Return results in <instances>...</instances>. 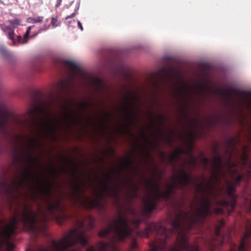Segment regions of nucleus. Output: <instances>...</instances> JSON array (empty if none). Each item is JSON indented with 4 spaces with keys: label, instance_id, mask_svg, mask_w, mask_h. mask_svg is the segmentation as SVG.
Here are the masks:
<instances>
[{
    "label": "nucleus",
    "instance_id": "nucleus-1",
    "mask_svg": "<svg viewBox=\"0 0 251 251\" xmlns=\"http://www.w3.org/2000/svg\"><path fill=\"white\" fill-rule=\"evenodd\" d=\"M226 173H213L210 179L202 177L200 181L197 182L194 181L187 173H176L174 175L171 182L166 184L163 190L160 188L159 182L151 179L148 180L150 187V192L144 199L145 210L147 213H150L153 210L157 199L162 197L169 198L174 189L182 187L191 182L194 183L196 191L201 194L188 212L179 208L176 213L172 226L178 235L176 242L170 248L169 251H200L197 245H190L188 242L185 230L191 228L192 224L197 222L198 218L205 217L210 213L211 200L216 197L220 193L219 189L223 181L226 183L227 193L233 201L229 203L228 201H218L217 203L223 206L230 204L231 208H234L235 197L232 193L234 191V186L242 178L239 176L230 181L226 178ZM251 235V223L247 227L239 246L233 245L229 251H248L246 239Z\"/></svg>",
    "mask_w": 251,
    "mask_h": 251
},
{
    "label": "nucleus",
    "instance_id": "nucleus-2",
    "mask_svg": "<svg viewBox=\"0 0 251 251\" xmlns=\"http://www.w3.org/2000/svg\"><path fill=\"white\" fill-rule=\"evenodd\" d=\"M60 112L58 117H50L36 122L29 121L26 117H14L10 121L12 129L19 131L28 125H33L31 134L25 133L14 134L11 138L13 150L19 157L22 165L10 186V191L26 189L31 199L36 201L41 197H49L50 190L42 176L37 174L35 168L38 165L34 151L40 147L39 139L53 134L59 128L60 122H69L72 113L67 101L63 100L60 105Z\"/></svg>",
    "mask_w": 251,
    "mask_h": 251
},
{
    "label": "nucleus",
    "instance_id": "nucleus-3",
    "mask_svg": "<svg viewBox=\"0 0 251 251\" xmlns=\"http://www.w3.org/2000/svg\"><path fill=\"white\" fill-rule=\"evenodd\" d=\"M18 217L16 214L8 221L0 220V251H12L15 245L10 236L16 228ZM101 238L110 239L107 243L100 242L97 248H89L86 251H119L115 242L127 237V219L121 215L106 228L99 232ZM26 251H31L26 250Z\"/></svg>",
    "mask_w": 251,
    "mask_h": 251
},
{
    "label": "nucleus",
    "instance_id": "nucleus-4",
    "mask_svg": "<svg viewBox=\"0 0 251 251\" xmlns=\"http://www.w3.org/2000/svg\"><path fill=\"white\" fill-rule=\"evenodd\" d=\"M170 231L161 226L159 224L151 223L142 231L138 232V234L142 237H148L151 233H155V239L150 245L149 251H162L165 246V240L168 237Z\"/></svg>",
    "mask_w": 251,
    "mask_h": 251
},
{
    "label": "nucleus",
    "instance_id": "nucleus-5",
    "mask_svg": "<svg viewBox=\"0 0 251 251\" xmlns=\"http://www.w3.org/2000/svg\"><path fill=\"white\" fill-rule=\"evenodd\" d=\"M66 66L70 71V76L65 80L61 81L58 86L59 91L71 90L76 85V79L83 77V73L81 69L76 63L72 61H67Z\"/></svg>",
    "mask_w": 251,
    "mask_h": 251
},
{
    "label": "nucleus",
    "instance_id": "nucleus-6",
    "mask_svg": "<svg viewBox=\"0 0 251 251\" xmlns=\"http://www.w3.org/2000/svg\"><path fill=\"white\" fill-rule=\"evenodd\" d=\"M22 221L25 228L34 233L39 232L44 229L38 222L37 214L29 207L24 208L22 215Z\"/></svg>",
    "mask_w": 251,
    "mask_h": 251
},
{
    "label": "nucleus",
    "instance_id": "nucleus-7",
    "mask_svg": "<svg viewBox=\"0 0 251 251\" xmlns=\"http://www.w3.org/2000/svg\"><path fill=\"white\" fill-rule=\"evenodd\" d=\"M9 111L7 107L2 104H0V133L3 136L8 134L7 127L9 126L8 116Z\"/></svg>",
    "mask_w": 251,
    "mask_h": 251
},
{
    "label": "nucleus",
    "instance_id": "nucleus-8",
    "mask_svg": "<svg viewBox=\"0 0 251 251\" xmlns=\"http://www.w3.org/2000/svg\"><path fill=\"white\" fill-rule=\"evenodd\" d=\"M21 23V21L18 19H14L9 21L8 25L2 24L0 25L1 29L8 35L9 39L12 40L13 44H16V42L14 38V29L18 26Z\"/></svg>",
    "mask_w": 251,
    "mask_h": 251
},
{
    "label": "nucleus",
    "instance_id": "nucleus-9",
    "mask_svg": "<svg viewBox=\"0 0 251 251\" xmlns=\"http://www.w3.org/2000/svg\"><path fill=\"white\" fill-rule=\"evenodd\" d=\"M186 86L181 81L175 82V91L178 95L181 94L185 91Z\"/></svg>",
    "mask_w": 251,
    "mask_h": 251
},
{
    "label": "nucleus",
    "instance_id": "nucleus-10",
    "mask_svg": "<svg viewBox=\"0 0 251 251\" xmlns=\"http://www.w3.org/2000/svg\"><path fill=\"white\" fill-rule=\"evenodd\" d=\"M48 209L50 211L53 212L55 210L59 208V202L58 201L54 202L49 201L48 203Z\"/></svg>",
    "mask_w": 251,
    "mask_h": 251
},
{
    "label": "nucleus",
    "instance_id": "nucleus-11",
    "mask_svg": "<svg viewBox=\"0 0 251 251\" xmlns=\"http://www.w3.org/2000/svg\"><path fill=\"white\" fill-rule=\"evenodd\" d=\"M238 104L241 108H250L251 107V101L247 99H244L240 100Z\"/></svg>",
    "mask_w": 251,
    "mask_h": 251
},
{
    "label": "nucleus",
    "instance_id": "nucleus-12",
    "mask_svg": "<svg viewBox=\"0 0 251 251\" xmlns=\"http://www.w3.org/2000/svg\"><path fill=\"white\" fill-rule=\"evenodd\" d=\"M43 17L42 16H38L35 18L32 17H29L27 19L26 21L31 24H34V23H40L42 22L43 20Z\"/></svg>",
    "mask_w": 251,
    "mask_h": 251
},
{
    "label": "nucleus",
    "instance_id": "nucleus-13",
    "mask_svg": "<svg viewBox=\"0 0 251 251\" xmlns=\"http://www.w3.org/2000/svg\"><path fill=\"white\" fill-rule=\"evenodd\" d=\"M219 242L215 240H210L207 243V246L211 250H214L216 248L217 244Z\"/></svg>",
    "mask_w": 251,
    "mask_h": 251
},
{
    "label": "nucleus",
    "instance_id": "nucleus-14",
    "mask_svg": "<svg viewBox=\"0 0 251 251\" xmlns=\"http://www.w3.org/2000/svg\"><path fill=\"white\" fill-rule=\"evenodd\" d=\"M31 27L32 26H28L27 28L26 31L24 36L23 41L21 42L22 44H25L27 43V39L29 37Z\"/></svg>",
    "mask_w": 251,
    "mask_h": 251
},
{
    "label": "nucleus",
    "instance_id": "nucleus-15",
    "mask_svg": "<svg viewBox=\"0 0 251 251\" xmlns=\"http://www.w3.org/2000/svg\"><path fill=\"white\" fill-rule=\"evenodd\" d=\"M51 25L53 27H57L60 25V23L58 21L57 17H53L51 18Z\"/></svg>",
    "mask_w": 251,
    "mask_h": 251
},
{
    "label": "nucleus",
    "instance_id": "nucleus-16",
    "mask_svg": "<svg viewBox=\"0 0 251 251\" xmlns=\"http://www.w3.org/2000/svg\"><path fill=\"white\" fill-rule=\"evenodd\" d=\"M224 225V223L223 221H221L219 224V226H216V228H215V234L217 236H218L219 235V230H220V227L223 226V225Z\"/></svg>",
    "mask_w": 251,
    "mask_h": 251
},
{
    "label": "nucleus",
    "instance_id": "nucleus-17",
    "mask_svg": "<svg viewBox=\"0 0 251 251\" xmlns=\"http://www.w3.org/2000/svg\"><path fill=\"white\" fill-rule=\"evenodd\" d=\"M138 247L137 243L135 239H133L132 241L131 245V250H133L136 249Z\"/></svg>",
    "mask_w": 251,
    "mask_h": 251
},
{
    "label": "nucleus",
    "instance_id": "nucleus-18",
    "mask_svg": "<svg viewBox=\"0 0 251 251\" xmlns=\"http://www.w3.org/2000/svg\"><path fill=\"white\" fill-rule=\"evenodd\" d=\"M50 25H44L42 27H41L38 30V32L40 33L42 31L46 30L48 29L50 27Z\"/></svg>",
    "mask_w": 251,
    "mask_h": 251
},
{
    "label": "nucleus",
    "instance_id": "nucleus-19",
    "mask_svg": "<svg viewBox=\"0 0 251 251\" xmlns=\"http://www.w3.org/2000/svg\"><path fill=\"white\" fill-rule=\"evenodd\" d=\"M36 111H37V109H34L31 111H29V116L30 117H32L35 114V113L36 112Z\"/></svg>",
    "mask_w": 251,
    "mask_h": 251
},
{
    "label": "nucleus",
    "instance_id": "nucleus-20",
    "mask_svg": "<svg viewBox=\"0 0 251 251\" xmlns=\"http://www.w3.org/2000/svg\"><path fill=\"white\" fill-rule=\"evenodd\" d=\"M76 10L75 9V12H74L73 13H72L71 15L67 16L66 17V19L67 20L69 18H72L74 17L76 15Z\"/></svg>",
    "mask_w": 251,
    "mask_h": 251
},
{
    "label": "nucleus",
    "instance_id": "nucleus-21",
    "mask_svg": "<svg viewBox=\"0 0 251 251\" xmlns=\"http://www.w3.org/2000/svg\"><path fill=\"white\" fill-rule=\"evenodd\" d=\"M77 25H78V27L81 29V30H83V26H82V24L80 21L77 22Z\"/></svg>",
    "mask_w": 251,
    "mask_h": 251
},
{
    "label": "nucleus",
    "instance_id": "nucleus-22",
    "mask_svg": "<svg viewBox=\"0 0 251 251\" xmlns=\"http://www.w3.org/2000/svg\"><path fill=\"white\" fill-rule=\"evenodd\" d=\"M215 212L217 213H220L222 212V209L220 208H217L215 209Z\"/></svg>",
    "mask_w": 251,
    "mask_h": 251
},
{
    "label": "nucleus",
    "instance_id": "nucleus-23",
    "mask_svg": "<svg viewBox=\"0 0 251 251\" xmlns=\"http://www.w3.org/2000/svg\"><path fill=\"white\" fill-rule=\"evenodd\" d=\"M62 0H57V3L56 5V7H58L59 6V5L61 4Z\"/></svg>",
    "mask_w": 251,
    "mask_h": 251
},
{
    "label": "nucleus",
    "instance_id": "nucleus-24",
    "mask_svg": "<svg viewBox=\"0 0 251 251\" xmlns=\"http://www.w3.org/2000/svg\"><path fill=\"white\" fill-rule=\"evenodd\" d=\"M232 165V164H230V162H229V161L227 163V167H229V166Z\"/></svg>",
    "mask_w": 251,
    "mask_h": 251
},
{
    "label": "nucleus",
    "instance_id": "nucleus-25",
    "mask_svg": "<svg viewBox=\"0 0 251 251\" xmlns=\"http://www.w3.org/2000/svg\"><path fill=\"white\" fill-rule=\"evenodd\" d=\"M139 223H140V221H138V220L135 221L134 222V223L135 224H136V225H138V224H139Z\"/></svg>",
    "mask_w": 251,
    "mask_h": 251
},
{
    "label": "nucleus",
    "instance_id": "nucleus-26",
    "mask_svg": "<svg viewBox=\"0 0 251 251\" xmlns=\"http://www.w3.org/2000/svg\"><path fill=\"white\" fill-rule=\"evenodd\" d=\"M18 39L19 42H20V40L22 39V37L21 36H18Z\"/></svg>",
    "mask_w": 251,
    "mask_h": 251
},
{
    "label": "nucleus",
    "instance_id": "nucleus-27",
    "mask_svg": "<svg viewBox=\"0 0 251 251\" xmlns=\"http://www.w3.org/2000/svg\"><path fill=\"white\" fill-rule=\"evenodd\" d=\"M114 195L116 197H117L118 196V191L117 190H116V191L115 192H114Z\"/></svg>",
    "mask_w": 251,
    "mask_h": 251
},
{
    "label": "nucleus",
    "instance_id": "nucleus-28",
    "mask_svg": "<svg viewBox=\"0 0 251 251\" xmlns=\"http://www.w3.org/2000/svg\"><path fill=\"white\" fill-rule=\"evenodd\" d=\"M96 82L98 84H100V80L99 79H96Z\"/></svg>",
    "mask_w": 251,
    "mask_h": 251
},
{
    "label": "nucleus",
    "instance_id": "nucleus-29",
    "mask_svg": "<svg viewBox=\"0 0 251 251\" xmlns=\"http://www.w3.org/2000/svg\"><path fill=\"white\" fill-rule=\"evenodd\" d=\"M175 156H176V154H174L173 155V156H172V157H171V161H172V160L173 159V158H174V157H175Z\"/></svg>",
    "mask_w": 251,
    "mask_h": 251
},
{
    "label": "nucleus",
    "instance_id": "nucleus-30",
    "mask_svg": "<svg viewBox=\"0 0 251 251\" xmlns=\"http://www.w3.org/2000/svg\"><path fill=\"white\" fill-rule=\"evenodd\" d=\"M1 185H2V187H4V183H1Z\"/></svg>",
    "mask_w": 251,
    "mask_h": 251
},
{
    "label": "nucleus",
    "instance_id": "nucleus-31",
    "mask_svg": "<svg viewBox=\"0 0 251 251\" xmlns=\"http://www.w3.org/2000/svg\"><path fill=\"white\" fill-rule=\"evenodd\" d=\"M35 35H34V36H31V37H34Z\"/></svg>",
    "mask_w": 251,
    "mask_h": 251
}]
</instances>
